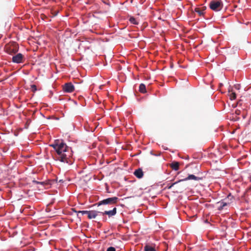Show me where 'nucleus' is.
Masks as SVG:
<instances>
[{
  "instance_id": "1",
  "label": "nucleus",
  "mask_w": 251,
  "mask_h": 251,
  "mask_svg": "<svg viewBox=\"0 0 251 251\" xmlns=\"http://www.w3.org/2000/svg\"><path fill=\"white\" fill-rule=\"evenodd\" d=\"M56 151L57 155L56 158L62 162L69 163L70 157L72 156L71 148L68 147L63 142H59V140H55L54 143L50 145Z\"/></svg>"
},
{
  "instance_id": "2",
  "label": "nucleus",
  "mask_w": 251,
  "mask_h": 251,
  "mask_svg": "<svg viewBox=\"0 0 251 251\" xmlns=\"http://www.w3.org/2000/svg\"><path fill=\"white\" fill-rule=\"evenodd\" d=\"M18 50V45L15 42L6 44L4 47L6 52L11 55L16 53Z\"/></svg>"
},
{
  "instance_id": "3",
  "label": "nucleus",
  "mask_w": 251,
  "mask_h": 251,
  "mask_svg": "<svg viewBox=\"0 0 251 251\" xmlns=\"http://www.w3.org/2000/svg\"><path fill=\"white\" fill-rule=\"evenodd\" d=\"M209 7L212 10L219 11L223 8V4L218 0H212L209 3Z\"/></svg>"
},
{
  "instance_id": "4",
  "label": "nucleus",
  "mask_w": 251,
  "mask_h": 251,
  "mask_svg": "<svg viewBox=\"0 0 251 251\" xmlns=\"http://www.w3.org/2000/svg\"><path fill=\"white\" fill-rule=\"evenodd\" d=\"M118 201V198L116 197H114L104 199L101 201H100L97 203V204L98 206H100L102 204L111 205L117 203Z\"/></svg>"
},
{
  "instance_id": "5",
  "label": "nucleus",
  "mask_w": 251,
  "mask_h": 251,
  "mask_svg": "<svg viewBox=\"0 0 251 251\" xmlns=\"http://www.w3.org/2000/svg\"><path fill=\"white\" fill-rule=\"evenodd\" d=\"M24 56L22 53H18L12 57V61L16 63H21L24 62Z\"/></svg>"
},
{
  "instance_id": "6",
  "label": "nucleus",
  "mask_w": 251,
  "mask_h": 251,
  "mask_svg": "<svg viewBox=\"0 0 251 251\" xmlns=\"http://www.w3.org/2000/svg\"><path fill=\"white\" fill-rule=\"evenodd\" d=\"M74 90V86L71 82L65 83L63 86V90L66 92L71 93L73 92Z\"/></svg>"
},
{
  "instance_id": "7",
  "label": "nucleus",
  "mask_w": 251,
  "mask_h": 251,
  "mask_svg": "<svg viewBox=\"0 0 251 251\" xmlns=\"http://www.w3.org/2000/svg\"><path fill=\"white\" fill-rule=\"evenodd\" d=\"M99 214H101L100 211L96 210L89 211L88 218L90 219H94Z\"/></svg>"
},
{
  "instance_id": "8",
  "label": "nucleus",
  "mask_w": 251,
  "mask_h": 251,
  "mask_svg": "<svg viewBox=\"0 0 251 251\" xmlns=\"http://www.w3.org/2000/svg\"><path fill=\"white\" fill-rule=\"evenodd\" d=\"M117 213V208L114 207L112 210L109 211H105L104 212H101V214L102 215H107L109 217L114 216Z\"/></svg>"
},
{
  "instance_id": "9",
  "label": "nucleus",
  "mask_w": 251,
  "mask_h": 251,
  "mask_svg": "<svg viewBox=\"0 0 251 251\" xmlns=\"http://www.w3.org/2000/svg\"><path fill=\"white\" fill-rule=\"evenodd\" d=\"M206 6H202L201 7H196L194 9V11L198 14L200 16L204 15V11L205 10Z\"/></svg>"
},
{
  "instance_id": "10",
  "label": "nucleus",
  "mask_w": 251,
  "mask_h": 251,
  "mask_svg": "<svg viewBox=\"0 0 251 251\" xmlns=\"http://www.w3.org/2000/svg\"><path fill=\"white\" fill-rule=\"evenodd\" d=\"M190 179H193L195 180H200L201 179V178L197 177L194 175H189L187 177H186L184 179L179 180L178 181V182H180V181H186V180H190Z\"/></svg>"
},
{
  "instance_id": "11",
  "label": "nucleus",
  "mask_w": 251,
  "mask_h": 251,
  "mask_svg": "<svg viewBox=\"0 0 251 251\" xmlns=\"http://www.w3.org/2000/svg\"><path fill=\"white\" fill-rule=\"evenodd\" d=\"M134 175L137 178H141L143 176V172L141 168H139L134 171Z\"/></svg>"
},
{
  "instance_id": "12",
  "label": "nucleus",
  "mask_w": 251,
  "mask_h": 251,
  "mask_svg": "<svg viewBox=\"0 0 251 251\" xmlns=\"http://www.w3.org/2000/svg\"><path fill=\"white\" fill-rule=\"evenodd\" d=\"M179 162L176 161H174L170 164L172 169L175 171H177L179 169Z\"/></svg>"
},
{
  "instance_id": "13",
  "label": "nucleus",
  "mask_w": 251,
  "mask_h": 251,
  "mask_svg": "<svg viewBox=\"0 0 251 251\" xmlns=\"http://www.w3.org/2000/svg\"><path fill=\"white\" fill-rule=\"evenodd\" d=\"M144 251H156V250L152 246L147 244L144 247Z\"/></svg>"
},
{
  "instance_id": "14",
  "label": "nucleus",
  "mask_w": 251,
  "mask_h": 251,
  "mask_svg": "<svg viewBox=\"0 0 251 251\" xmlns=\"http://www.w3.org/2000/svg\"><path fill=\"white\" fill-rule=\"evenodd\" d=\"M139 91L142 93H146V86L143 84L141 83L139 85Z\"/></svg>"
},
{
  "instance_id": "15",
  "label": "nucleus",
  "mask_w": 251,
  "mask_h": 251,
  "mask_svg": "<svg viewBox=\"0 0 251 251\" xmlns=\"http://www.w3.org/2000/svg\"><path fill=\"white\" fill-rule=\"evenodd\" d=\"M229 97L231 100H234L236 98V93L234 92H232V90H229Z\"/></svg>"
},
{
  "instance_id": "16",
  "label": "nucleus",
  "mask_w": 251,
  "mask_h": 251,
  "mask_svg": "<svg viewBox=\"0 0 251 251\" xmlns=\"http://www.w3.org/2000/svg\"><path fill=\"white\" fill-rule=\"evenodd\" d=\"M129 21L132 24H134V25H138V22H137V21L136 20L135 18H134L133 17H130L129 19Z\"/></svg>"
},
{
  "instance_id": "17",
  "label": "nucleus",
  "mask_w": 251,
  "mask_h": 251,
  "mask_svg": "<svg viewBox=\"0 0 251 251\" xmlns=\"http://www.w3.org/2000/svg\"><path fill=\"white\" fill-rule=\"evenodd\" d=\"M219 203H220V206L218 208L219 210L223 209L225 206L227 205V203L223 201L220 202Z\"/></svg>"
},
{
  "instance_id": "18",
  "label": "nucleus",
  "mask_w": 251,
  "mask_h": 251,
  "mask_svg": "<svg viewBox=\"0 0 251 251\" xmlns=\"http://www.w3.org/2000/svg\"><path fill=\"white\" fill-rule=\"evenodd\" d=\"M184 189V187L182 186H177L176 189V192H181Z\"/></svg>"
},
{
  "instance_id": "19",
  "label": "nucleus",
  "mask_w": 251,
  "mask_h": 251,
  "mask_svg": "<svg viewBox=\"0 0 251 251\" xmlns=\"http://www.w3.org/2000/svg\"><path fill=\"white\" fill-rule=\"evenodd\" d=\"M178 181H177V182H174L173 183H172V184L171 185H168L166 187V189H170L172 188V187H173L174 185L177 184L178 183Z\"/></svg>"
},
{
  "instance_id": "20",
  "label": "nucleus",
  "mask_w": 251,
  "mask_h": 251,
  "mask_svg": "<svg viewBox=\"0 0 251 251\" xmlns=\"http://www.w3.org/2000/svg\"><path fill=\"white\" fill-rule=\"evenodd\" d=\"M75 212L76 213H77L78 214V213H81L82 214H87V215L88 214V213H89V211H75Z\"/></svg>"
},
{
  "instance_id": "21",
  "label": "nucleus",
  "mask_w": 251,
  "mask_h": 251,
  "mask_svg": "<svg viewBox=\"0 0 251 251\" xmlns=\"http://www.w3.org/2000/svg\"><path fill=\"white\" fill-rule=\"evenodd\" d=\"M31 88L32 92H35L37 91V87L35 85H31Z\"/></svg>"
},
{
  "instance_id": "22",
  "label": "nucleus",
  "mask_w": 251,
  "mask_h": 251,
  "mask_svg": "<svg viewBox=\"0 0 251 251\" xmlns=\"http://www.w3.org/2000/svg\"><path fill=\"white\" fill-rule=\"evenodd\" d=\"M106 251H116V250H115V248H114L113 247H109L107 249Z\"/></svg>"
},
{
  "instance_id": "23",
  "label": "nucleus",
  "mask_w": 251,
  "mask_h": 251,
  "mask_svg": "<svg viewBox=\"0 0 251 251\" xmlns=\"http://www.w3.org/2000/svg\"><path fill=\"white\" fill-rule=\"evenodd\" d=\"M33 183H35V184H43L44 182H39V181H37L36 180H33Z\"/></svg>"
},
{
  "instance_id": "24",
  "label": "nucleus",
  "mask_w": 251,
  "mask_h": 251,
  "mask_svg": "<svg viewBox=\"0 0 251 251\" xmlns=\"http://www.w3.org/2000/svg\"><path fill=\"white\" fill-rule=\"evenodd\" d=\"M234 87L235 89L239 90L240 89V85L239 84L235 85Z\"/></svg>"
},
{
  "instance_id": "25",
  "label": "nucleus",
  "mask_w": 251,
  "mask_h": 251,
  "mask_svg": "<svg viewBox=\"0 0 251 251\" xmlns=\"http://www.w3.org/2000/svg\"><path fill=\"white\" fill-rule=\"evenodd\" d=\"M106 220H107V219H106V218H103V222H106Z\"/></svg>"
},
{
  "instance_id": "26",
  "label": "nucleus",
  "mask_w": 251,
  "mask_h": 251,
  "mask_svg": "<svg viewBox=\"0 0 251 251\" xmlns=\"http://www.w3.org/2000/svg\"><path fill=\"white\" fill-rule=\"evenodd\" d=\"M185 158L186 159H188L189 158V156L187 155L186 157H185Z\"/></svg>"
}]
</instances>
